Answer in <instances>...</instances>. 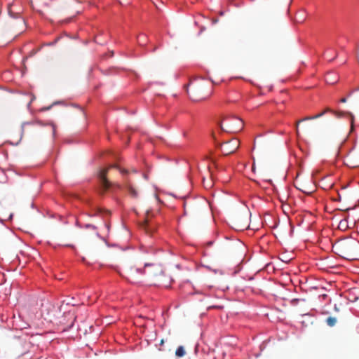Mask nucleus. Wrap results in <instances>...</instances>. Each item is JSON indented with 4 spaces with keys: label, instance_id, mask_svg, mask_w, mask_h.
Segmentation results:
<instances>
[{
    "label": "nucleus",
    "instance_id": "nucleus-5",
    "mask_svg": "<svg viewBox=\"0 0 359 359\" xmlns=\"http://www.w3.org/2000/svg\"><path fill=\"white\" fill-rule=\"evenodd\" d=\"M239 147V141L233 138L220 144L221 150L224 155H229L237 150Z\"/></svg>",
    "mask_w": 359,
    "mask_h": 359
},
{
    "label": "nucleus",
    "instance_id": "nucleus-13",
    "mask_svg": "<svg viewBox=\"0 0 359 359\" xmlns=\"http://www.w3.org/2000/svg\"><path fill=\"white\" fill-rule=\"evenodd\" d=\"M137 42L140 46H144L147 42V37L145 34H141L137 36Z\"/></svg>",
    "mask_w": 359,
    "mask_h": 359
},
{
    "label": "nucleus",
    "instance_id": "nucleus-16",
    "mask_svg": "<svg viewBox=\"0 0 359 359\" xmlns=\"http://www.w3.org/2000/svg\"><path fill=\"white\" fill-rule=\"evenodd\" d=\"M347 114H349L351 116V130H350V132H349V135H351V133H353V131H354V118H353V116L351 114H350V113H347Z\"/></svg>",
    "mask_w": 359,
    "mask_h": 359
},
{
    "label": "nucleus",
    "instance_id": "nucleus-23",
    "mask_svg": "<svg viewBox=\"0 0 359 359\" xmlns=\"http://www.w3.org/2000/svg\"><path fill=\"white\" fill-rule=\"evenodd\" d=\"M71 316H72V318L73 320L71 323V324L68 326L69 327H71L73 325V322L75 320V317L73 315H71Z\"/></svg>",
    "mask_w": 359,
    "mask_h": 359
},
{
    "label": "nucleus",
    "instance_id": "nucleus-32",
    "mask_svg": "<svg viewBox=\"0 0 359 359\" xmlns=\"http://www.w3.org/2000/svg\"><path fill=\"white\" fill-rule=\"evenodd\" d=\"M248 230L251 229L250 224H248Z\"/></svg>",
    "mask_w": 359,
    "mask_h": 359
},
{
    "label": "nucleus",
    "instance_id": "nucleus-4",
    "mask_svg": "<svg viewBox=\"0 0 359 359\" xmlns=\"http://www.w3.org/2000/svg\"><path fill=\"white\" fill-rule=\"evenodd\" d=\"M112 167L117 168L122 174H126L128 172V170L121 169L117 165H111L107 168L102 170L99 173V179L100 181V194H103L111 186V183L107 178V174L109 170Z\"/></svg>",
    "mask_w": 359,
    "mask_h": 359
},
{
    "label": "nucleus",
    "instance_id": "nucleus-11",
    "mask_svg": "<svg viewBox=\"0 0 359 359\" xmlns=\"http://www.w3.org/2000/svg\"><path fill=\"white\" fill-rule=\"evenodd\" d=\"M126 189L128 191L129 195L133 198H137L139 196L138 190L134 187L131 184L127 183L125 186Z\"/></svg>",
    "mask_w": 359,
    "mask_h": 359
},
{
    "label": "nucleus",
    "instance_id": "nucleus-12",
    "mask_svg": "<svg viewBox=\"0 0 359 359\" xmlns=\"http://www.w3.org/2000/svg\"><path fill=\"white\" fill-rule=\"evenodd\" d=\"M337 318L334 316H329L326 318L325 323L329 327H334L337 323Z\"/></svg>",
    "mask_w": 359,
    "mask_h": 359
},
{
    "label": "nucleus",
    "instance_id": "nucleus-28",
    "mask_svg": "<svg viewBox=\"0 0 359 359\" xmlns=\"http://www.w3.org/2000/svg\"><path fill=\"white\" fill-rule=\"evenodd\" d=\"M115 185L116 186V187H117L118 189H121V185H119V184H115Z\"/></svg>",
    "mask_w": 359,
    "mask_h": 359
},
{
    "label": "nucleus",
    "instance_id": "nucleus-15",
    "mask_svg": "<svg viewBox=\"0 0 359 359\" xmlns=\"http://www.w3.org/2000/svg\"><path fill=\"white\" fill-rule=\"evenodd\" d=\"M260 285H261V283H258L256 284V285H254V286L248 285V289L251 288V291L254 294H259L261 292V289L259 287Z\"/></svg>",
    "mask_w": 359,
    "mask_h": 359
},
{
    "label": "nucleus",
    "instance_id": "nucleus-18",
    "mask_svg": "<svg viewBox=\"0 0 359 359\" xmlns=\"http://www.w3.org/2000/svg\"><path fill=\"white\" fill-rule=\"evenodd\" d=\"M184 215H187L189 209L187 208V203H184Z\"/></svg>",
    "mask_w": 359,
    "mask_h": 359
},
{
    "label": "nucleus",
    "instance_id": "nucleus-1",
    "mask_svg": "<svg viewBox=\"0 0 359 359\" xmlns=\"http://www.w3.org/2000/svg\"><path fill=\"white\" fill-rule=\"evenodd\" d=\"M335 252L348 260L358 259L359 256V242L355 240L345 239L334 246Z\"/></svg>",
    "mask_w": 359,
    "mask_h": 359
},
{
    "label": "nucleus",
    "instance_id": "nucleus-31",
    "mask_svg": "<svg viewBox=\"0 0 359 359\" xmlns=\"http://www.w3.org/2000/svg\"><path fill=\"white\" fill-rule=\"evenodd\" d=\"M76 223H77V225H79V226H81V227H83L82 226H81V225L79 224V221H77V222H76Z\"/></svg>",
    "mask_w": 359,
    "mask_h": 359
},
{
    "label": "nucleus",
    "instance_id": "nucleus-29",
    "mask_svg": "<svg viewBox=\"0 0 359 359\" xmlns=\"http://www.w3.org/2000/svg\"><path fill=\"white\" fill-rule=\"evenodd\" d=\"M20 22L21 23H22V24H23V23H24V20H23V19L20 18Z\"/></svg>",
    "mask_w": 359,
    "mask_h": 359
},
{
    "label": "nucleus",
    "instance_id": "nucleus-21",
    "mask_svg": "<svg viewBox=\"0 0 359 359\" xmlns=\"http://www.w3.org/2000/svg\"><path fill=\"white\" fill-rule=\"evenodd\" d=\"M301 190H302L304 193H305V194H310L311 193H312V191H307V190H306V188H304V189H301Z\"/></svg>",
    "mask_w": 359,
    "mask_h": 359
},
{
    "label": "nucleus",
    "instance_id": "nucleus-19",
    "mask_svg": "<svg viewBox=\"0 0 359 359\" xmlns=\"http://www.w3.org/2000/svg\"><path fill=\"white\" fill-rule=\"evenodd\" d=\"M212 137L213 140H215V143H217V136H216V134L215 132L212 133Z\"/></svg>",
    "mask_w": 359,
    "mask_h": 359
},
{
    "label": "nucleus",
    "instance_id": "nucleus-2",
    "mask_svg": "<svg viewBox=\"0 0 359 359\" xmlns=\"http://www.w3.org/2000/svg\"><path fill=\"white\" fill-rule=\"evenodd\" d=\"M243 124V121L235 116H225L218 121L220 130L228 133H236L241 131Z\"/></svg>",
    "mask_w": 359,
    "mask_h": 359
},
{
    "label": "nucleus",
    "instance_id": "nucleus-24",
    "mask_svg": "<svg viewBox=\"0 0 359 359\" xmlns=\"http://www.w3.org/2000/svg\"><path fill=\"white\" fill-rule=\"evenodd\" d=\"M346 102V97H343L340 100V102H341V103H345Z\"/></svg>",
    "mask_w": 359,
    "mask_h": 359
},
{
    "label": "nucleus",
    "instance_id": "nucleus-9",
    "mask_svg": "<svg viewBox=\"0 0 359 359\" xmlns=\"http://www.w3.org/2000/svg\"><path fill=\"white\" fill-rule=\"evenodd\" d=\"M140 227L145 231L147 234H152L155 231L154 226L150 222L148 219H145L142 223L140 224Z\"/></svg>",
    "mask_w": 359,
    "mask_h": 359
},
{
    "label": "nucleus",
    "instance_id": "nucleus-3",
    "mask_svg": "<svg viewBox=\"0 0 359 359\" xmlns=\"http://www.w3.org/2000/svg\"><path fill=\"white\" fill-rule=\"evenodd\" d=\"M187 93L194 101H200L208 97L203 81H191L187 86Z\"/></svg>",
    "mask_w": 359,
    "mask_h": 359
},
{
    "label": "nucleus",
    "instance_id": "nucleus-25",
    "mask_svg": "<svg viewBox=\"0 0 359 359\" xmlns=\"http://www.w3.org/2000/svg\"><path fill=\"white\" fill-rule=\"evenodd\" d=\"M252 171L253 172H255V163H253V164H252Z\"/></svg>",
    "mask_w": 359,
    "mask_h": 359
},
{
    "label": "nucleus",
    "instance_id": "nucleus-22",
    "mask_svg": "<svg viewBox=\"0 0 359 359\" xmlns=\"http://www.w3.org/2000/svg\"><path fill=\"white\" fill-rule=\"evenodd\" d=\"M36 53V50H32L29 53V57H31V56L34 55Z\"/></svg>",
    "mask_w": 359,
    "mask_h": 359
},
{
    "label": "nucleus",
    "instance_id": "nucleus-6",
    "mask_svg": "<svg viewBox=\"0 0 359 359\" xmlns=\"http://www.w3.org/2000/svg\"><path fill=\"white\" fill-rule=\"evenodd\" d=\"M327 112H331L334 116H336L337 117H340L343 114H345V112H343V111H333L332 109H331L330 108H326L324 111H323L322 112H320V113H319V114H316L315 116H306V117L304 118L303 119L299 120V121H297V135L299 134L298 125H299V123L300 122L304 121H306V120H313V119L318 118L323 116Z\"/></svg>",
    "mask_w": 359,
    "mask_h": 359
},
{
    "label": "nucleus",
    "instance_id": "nucleus-26",
    "mask_svg": "<svg viewBox=\"0 0 359 359\" xmlns=\"http://www.w3.org/2000/svg\"><path fill=\"white\" fill-rule=\"evenodd\" d=\"M51 127H52L53 133V134H55V126L53 124H51Z\"/></svg>",
    "mask_w": 359,
    "mask_h": 359
},
{
    "label": "nucleus",
    "instance_id": "nucleus-7",
    "mask_svg": "<svg viewBox=\"0 0 359 359\" xmlns=\"http://www.w3.org/2000/svg\"><path fill=\"white\" fill-rule=\"evenodd\" d=\"M124 271L126 275L129 278H135L137 275L138 274H143L144 273V271L142 270L140 268L136 267L135 265L131 264V263H126L124 265Z\"/></svg>",
    "mask_w": 359,
    "mask_h": 359
},
{
    "label": "nucleus",
    "instance_id": "nucleus-17",
    "mask_svg": "<svg viewBox=\"0 0 359 359\" xmlns=\"http://www.w3.org/2000/svg\"><path fill=\"white\" fill-rule=\"evenodd\" d=\"M84 227H85V228H87V229H93V230H95V229H96L95 226H94V225H93V224H86V225L84 226Z\"/></svg>",
    "mask_w": 359,
    "mask_h": 359
},
{
    "label": "nucleus",
    "instance_id": "nucleus-14",
    "mask_svg": "<svg viewBox=\"0 0 359 359\" xmlns=\"http://www.w3.org/2000/svg\"><path fill=\"white\" fill-rule=\"evenodd\" d=\"M186 354V351L184 350V346H180L177 350L175 351V355L179 358H182Z\"/></svg>",
    "mask_w": 359,
    "mask_h": 359
},
{
    "label": "nucleus",
    "instance_id": "nucleus-8",
    "mask_svg": "<svg viewBox=\"0 0 359 359\" xmlns=\"http://www.w3.org/2000/svg\"><path fill=\"white\" fill-rule=\"evenodd\" d=\"M152 266L154 269L149 271V273L152 276H158L163 273L162 266L158 263H144V268Z\"/></svg>",
    "mask_w": 359,
    "mask_h": 359
},
{
    "label": "nucleus",
    "instance_id": "nucleus-20",
    "mask_svg": "<svg viewBox=\"0 0 359 359\" xmlns=\"http://www.w3.org/2000/svg\"><path fill=\"white\" fill-rule=\"evenodd\" d=\"M301 190H302L304 193H305V194H310L311 193H312V191H307V190H306V188H304V189H301Z\"/></svg>",
    "mask_w": 359,
    "mask_h": 359
},
{
    "label": "nucleus",
    "instance_id": "nucleus-27",
    "mask_svg": "<svg viewBox=\"0 0 359 359\" xmlns=\"http://www.w3.org/2000/svg\"><path fill=\"white\" fill-rule=\"evenodd\" d=\"M164 344V340L163 339H161V342H160V344L161 345H163Z\"/></svg>",
    "mask_w": 359,
    "mask_h": 359
},
{
    "label": "nucleus",
    "instance_id": "nucleus-10",
    "mask_svg": "<svg viewBox=\"0 0 359 359\" xmlns=\"http://www.w3.org/2000/svg\"><path fill=\"white\" fill-rule=\"evenodd\" d=\"M37 126V123H25L22 126V134H25L28 132L35 131Z\"/></svg>",
    "mask_w": 359,
    "mask_h": 359
},
{
    "label": "nucleus",
    "instance_id": "nucleus-30",
    "mask_svg": "<svg viewBox=\"0 0 359 359\" xmlns=\"http://www.w3.org/2000/svg\"><path fill=\"white\" fill-rule=\"evenodd\" d=\"M337 56V54L336 53V54H335V55H334V57L333 58H332V59H330V60H333L334 58H335Z\"/></svg>",
    "mask_w": 359,
    "mask_h": 359
}]
</instances>
